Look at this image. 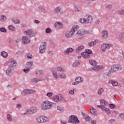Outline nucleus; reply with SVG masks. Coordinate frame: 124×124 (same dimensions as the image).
Instances as JSON below:
<instances>
[{
    "label": "nucleus",
    "instance_id": "f257e3e1",
    "mask_svg": "<svg viewBox=\"0 0 124 124\" xmlns=\"http://www.w3.org/2000/svg\"><path fill=\"white\" fill-rule=\"evenodd\" d=\"M52 107L53 103L48 100L43 101L41 105V109L44 111H46V110H49V109H52Z\"/></svg>",
    "mask_w": 124,
    "mask_h": 124
},
{
    "label": "nucleus",
    "instance_id": "f03ea898",
    "mask_svg": "<svg viewBox=\"0 0 124 124\" xmlns=\"http://www.w3.org/2000/svg\"><path fill=\"white\" fill-rule=\"evenodd\" d=\"M78 29H79V26H73L69 31L66 32L65 34V37H66V38H71V37L74 35L75 31H76Z\"/></svg>",
    "mask_w": 124,
    "mask_h": 124
},
{
    "label": "nucleus",
    "instance_id": "7ed1b4c3",
    "mask_svg": "<svg viewBox=\"0 0 124 124\" xmlns=\"http://www.w3.org/2000/svg\"><path fill=\"white\" fill-rule=\"evenodd\" d=\"M79 22L82 24H91L93 22V17L90 15H87L85 18H80Z\"/></svg>",
    "mask_w": 124,
    "mask_h": 124
},
{
    "label": "nucleus",
    "instance_id": "20e7f679",
    "mask_svg": "<svg viewBox=\"0 0 124 124\" xmlns=\"http://www.w3.org/2000/svg\"><path fill=\"white\" fill-rule=\"evenodd\" d=\"M110 69L113 73H116V72H119L123 70V66L120 64H113L111 66Z\"/></svg>",
    "mask_w": 124,
    "mask_h": 124
},
{
    "label": "nucleus",
    "instance_id": "39448f33",
    "mask_svg": "<svg viewBox=\"0 0 124 124\" xmlns=\"http://www.w3.org/2000/svg\"><path fill=\"white\" fill-rule=\"evenodd\" d=\"M76 34L78 36H83L85 34H91V32L86 29H80L77 32Z\"/></svg>",
    "mask_w": 124,
    "mask_h": 124
},
{
    "label": "nucleus",
    "instance_id": "423d86ee",
    "mask_svg": "<svg viewBox=\"0 0 124 124\" xmlns=\"http://www.w3.org/2000/svg\"><path fill=\"white\" fill-rule=\"evenodd\" d=\"M69 123H72L75 124H79L80 121L78 120V118L75 115H71L70 116V118L68 122Z\"/></svg>",
    "mask_w": 124,
    "mask_h": 124
},
{
    "label": "nucleus",
    "instance_id": "0eeeda50",
    "mask_svg": "<svg viewBox=\"0 0 124 124\" xmlns=\"http://www.w3.org/2000/svg\"><path fill=\"white\" fill-rule=\"evenodd\" d=\"M64 100V97H63V95L61 94L55 95L53 98V101H54V102H56V103H58V102H60V101H62Z\"/></svg>",
    "mask_w": 124,
    "mask_h": 124
},
{
    "label": "nucleus",
    "instance_id": "6e6552de",
    "mask_svg": "<svg viewBox=\"0 0 124 124\" xmlns=\"http://www.w3.org/2000/svg\"><path fill=\"white\" fill-rule=\"evenodd\" d=\"M46 46H47V43L45 42L41 43L39 48V53L40 54H44L45 51H46Z\"/></svg>",
    "mask_w": 124,
    "mask_h": 124
},
{
    "label": "nucleus",
    "instance_id": "1a4fd4ad",
    "mask_svg": "<svg viewBox=\"0 0 124 124\" xmlns=\"http://www.w3.org/2000/svg\"><path fill=\"white\" fill-rule=\"evenodd\" d=\"M113 47V45L111 44L104 43L101 46V50L102 52H106L107 49H110Z\"/></svg>",
    "mask_w": 124,
    "mask_h": 124
},
{
    "label": "nucleus",
    "instance_id": "9d476101",
    "mask_svg": "<svg viewBox=\"0 0 124 124\" xmlns=\"http://www.w3.org/2000/svg\"><path fill=\"white\" fill-rule=\"evenodd\" d=\"M36 120L38 123H45V122H49L50 119L49 118L45 116H40L36 118Z\"/></svg>",
    "mask_w": 124,
    "mask_h": 124
},
{
    "label": "nucleus",
    "instance_id": "9b49d317",
    "mask_svg": "<svg viewBox=\"0 0 124 124\" xmlns=\"http://www.w3.org/2000/svg\"><path fill=\"white\" fill-rule=\"evenodd\" d=\"M33 65V61L28 62L26 64L25 69L23 70L25 73H28L30 71V68Z\"/></svg>",
    "mask_w": 124,
    "mask_h": 124
},
{
    "label": "nucleus",
    "instance_id": "f8f14e48",
    "mask_svg": "<svg viewBox=\"0 0 124 124\" xmlns=\"http://www.w3.org/2000/svg\"><path fill=\"white\" fill-rule=\"evenodd\" d=\"M24 33L26 35H28L29 37H34L35 36V33L33 31V30L31 29H29L26 31H24Z\"/></svg>",
    "mask_w": 124,
    "mask_h": 124
},
{
    "label": "nucleus",
    "instance_id": "ddd939ff",
    "mask_svg": "<svg viewBox=\"0 0 124 124\" xmlns=\"http://www.w3.org/2000/svg\"><path fill=\"white\" fill-rule=\"evenodd\" d=\"M35 93V90L31 89H25L22 92V94L23 96H26L27 94H32Z\"/></svg>",
    "mask_w": 124,
    "mask_h": 124
},
{
    "label": "nucleus",
    "instance_id": "4468645a",
    "mask_svg": "<svg viewBox=\"0 0 124 124\" xmlns=\"http://www.w3.org/2000/svg\"><path fill=\"white\" fill-rule=\"evenodd\" d=\"M98 108L101 109L103 112H105L107 115H110L111 114V110L109 108H106L105 106H98Z\"/></svg>",
    "mask_w": 124,
    "mask_h": 124
},
{
    "label": "nucleus",
    "instance_id": "2eb2a0df",
    "mask_svg": "<svg viewBox=\"0 0 124 124\" xmlns=\"http://www.w3.org/2000/svg\"><path fill=\"white\" fill-rule=\"evenodd\" d=\"M113 73L114 72L110 69V70H109L107 73L104 74L103 75V79H108V77H111V76L113 75Z\"/></svg>",
    "mask_w": 124,
    "mask_h": 124
},
{
    "label": "nucleus",
    "instance_id": "dca6fc26",
    "mask_svg": "<svg viewBox=\"0 0 124 124\" xmlns=\"http://www.w3.org/2000/svg\"><path fill=\"white\" fill-rule=\"evenodd\" d=\"M9 62L10 64L8 67L13 68V69H15V68L17 65V62L15 60H11L9 61Z\"/></svg>",
    "mask_w": 124,
    "mask_h": 124
},
{
    "label": "nucleus",
    "instance_id": "f3484780",
    "mask_svg": "<svg viewBox=\"0 0 124 124\" xmlns=\"http://www.w3.org/2000/svg\"><path fill=\"white\" fill-rule=\"evenodd\" d=\"M54 27L57 30H62L63 28L62 23L60 21H57L54 23Z\"/></svg>",
    "mask_w": 124,
    "mask_h": 124
},
{
    "label": "nucleus",
    "instance_id": "a211bd4d",
    "mask_svg": "<svg viewBox=\"0 0 124 124\" xmlns=\"http://www.w3.org/2000/svg\"><path fill=\"white\" fill-rule=\"evenodd\" d=\"M22 41L24 44H28V43L31 42V39H30L28 36L25 35L22 36Z\"/></svg>",
    "mask_w": 124,
    "mask_h": 124
},
{
    "label": "nucleus",
    "instance_id": "6ab92c4d",
    "mask_svg": "<svg viewBox=\"0 0 124 124\" xmlns=\"http://www.w3.org/2000/svg\"><path fill=\"white\" fill-rule=\"evenodd\" d=\"M102 38L103 39H106L108 38V31L103 30L101 33Z\"/></svg>",
    "mask_w": 124,
    "mask_h": 124
},
{
    "label": "nucleus",
    "instance_id": "aec40b11",
    "mask_svg": "<svg viewBox=\"0 0 124 124\" xmlns=\"http://www.w3.org/2000/svg\"><path fill=\"white\" fill-rule=\"evenodd\" d=\"M13 69L12 68H10L9 67H8L6 71V74L8 76H12V75L13 74Z\"/></svg>",
    "mask_w": 124,
    "mask_h": 124
},
{
    "label": "nucleus",
    "instance_id": "412c9836",
    "mask_svg": "<svg viewBox=\"0 0 124 124\" xmlns=\"http://www.w3.org/2000/svg\"><path fill=\"white\" fill-rule=\"evenodd\" d=\"M42 81H43V78H34L31 79V83H33V84H36V83H38V82H41Z\"/></svg>",
    "mask_w": 124,
    "mask_h": 124
},
{
    "label": "nucleus",
    "instance_id": "4be33fe9",
    "mask_svg": "<svg viewBox=\"0 0 124 124\" xmlns=\"http://www.w3.org/2000/svg\"><path fill=\"white\" fill-rule=\"evenodd\" d=\"M73 51H74V49L71 47L67 48L64 51V54L66 55V56H68V55H69V53H72L73 52Z\"/></svg>",
    "mask_w": 124,
    "mask_h": 124
},
{
    "label": "nucleus",
    "instance_id": "5701e85b",
    "mask_svg": "<svg viewBox=\"0 0 124 124\" xmlns=\"http://www.w3.org/2000/svg\"><path fill=\"white\" fill-rule=\"evenodd\" d=\"M62 11V7L61 6H57L53 10V12L55 14H58L60 13Z\"/></svg>",
    "mask_w": 124,
    "mask_h": 124
},
{
    "label": "nucleus",
    "instance_id": "b1692460",
    "mask_svg": "<svg viewBox=\"0 0 124 124\" xmlns=\"http://www.w3.org/2000/svg\"><path fill=\"white\" fill-rule=\"evenodd\" d=\"M102 68H103V66H97L96 65V66H93L92 67V69L94 71H95L96 72H97V71H99V70H100V69H102Z\"/></svg>",
    "mask_w": 124,
    "mask_h": 124
},
{
    "label": "nucleus",
    "instance_id": "393cba45",
    "mask_svg": "<svg viewBox=\"0 0 124 124\" xmlns=\"http://www.w3.org/2000/svg\"><path fill=\"white\" fill-rule=\"evenodd\" d=\"M38 8L40 12H41V13H44V14H46V13H47L46 9L44 8L43 6H39Z\"/></svg>",
    "mask_w": 124,
    "mask_h": 124
},
{
    "label": "nucleus",
    "instance_id": "a878e982",
    "mask_svg": "<svg viewBox=\"0 0 124 124\" xmlns=\"http://www.w3.org/2000/svg\"><path fill=\"white\" fill-rule=\"evenodd\" d=\"M52 74L55 79H58L59 78V76L58 75L57 70L56 69L52 70Z\"/></svg>",
    "mask_w": 124,
    "mask_h": 124
},
{
    "label": "nucleus",
    "instance_id": "bb28decb",
    "mask_svg": "<svg viewBox=\"0 0 124 124\" xmlns=\"http://www.w3.org/2000/svg\"><path fill=\"white\" fill-rule=\"evenodd\" d=\"M96 43H98V40H95L94 41L89 42L88 43V46L90 47H92L93 46H94V45H95V44H96Z\"/></svg>",
    "mask_w": 124,
    "mask_h": 124
},
{
    "label": "nucleus",
    "instance_id": "cd10ccee",
    "mask_svg": "<svg viewBox=\"0 0 124 124\" xmlns=\"http://www.w3.org/2000/svg\"><path fill=\"white\" fill-rule=\"evenodd\" d=\"M84 46H78L75 50L76 53H80L81 51L84 49Z\"/></svg>",
    "mask_w": 124,
    "mask_h": 124
},
{
    "label": "nucleus",
    "instance_id": "c85d7f7f",
    "mask_svg": "<svg viewBox=\"0 0 124 124\" xmlns=\"http://www.w3.org/2000/svg\"><path fill=\"white\" fill-rule=\"evenodd\" d=\"M109 84H111L113 87H117L118 86V82L113 80H110L108 81Z\"/></svg>",
    "mask_w": 124,
    "mask_h": 124
},
{
    "label": "nucleus",
    "instance_id": "c756f323",
    "mask_svg": "<svg viewBox=\"0 0 124 124\" xmlns=\"http://www.w3.org/2000/svg\"><path fill=\"white\" fill-rule=\"evenodd\" d=\"M30 112L31 114H34L37 112V108L35 107H32L30 108Z\"/></svg>",
    "mask_w": 124,
    "mask_h": 124
},
{
    "label": "nucleus",
    "instance_id": "7c9ffc66",
    "mask_svg": "<svg viewBox=\"0 0 124 124\" xmlns=\"http://www.w3.org/2000/svg\"><path fill=\"white\" fill-rule=\"evenodd\" d=\"M81 56L83 58H84V59H90L91 56L90 54H88V53L85 52H83L81 53Z\"/></svg>",
    "mask_w": 124,
    "mask_h": 124
},
{
    "label": "nucleus",
    "instance_id": "2f4dec72",
    "mask_svg": "<svg viewBox=\"0 0 124 124\" xmlns=\"http://www.w3.org/2000/svg\"><path fill=\"white\" fill-rule=\"evenodd\" d=\"M100 103H101V105H97V108H98V106H106V105H107V102H106L105 100H103V99H101L100 100Z\"/></svg>",
    "mask_w": 124,
    "mask_h": 124
},
{
    "label": "nucleus",
    "instance_id": "473e14b6",
    "mask_svg": "<svg viewBox=\"0 0 124 124\" xmlns=\"http://www.w3.org/2000/svg\"><path fill=\"white\" fill-rule=\"evenodd\" d=\"M31 112L30 109H26L25 111L22 113L23 116H28V115H31Z\"/></svg>",
    "mask_w": 124,
    "mask_h": 124
},
{
    "label": "nucleus",
    "instance_id": "72a5a7b5",
    "mask_svg": "<svg viewBox=\"0 0 124 124\" xmlns=\"http://www.w3.org/2000/svg\"><path fill=\"white\" fill-rule=\"evenodd\" d=\"M75 81L77 83H78V84H79V83L83 82V81H84V79H83V78L80 77H78L76 78Z\"/></svg>",
    "mask_w": 124,
    "mask_h": 124
},
{
    "label": "nucleus",
    "instance_id": "f704fd0d",
    "mask_svg": "<svg viewBox=\"0 0 124 124\" xmlns=\"http://www.w3.org/2000/svg\"><path fill=\"white\" fill-rule=\"evenodd\" d=\"M6 118L8 122H13V118H12V115L10 114H8L7 115Z\"/></svg>",
    "mask_w": 124,
    "mask_h": 124
},
{
    "label": "nucleus",
    "instance_id": "c9c22d12",
    "mask_svg": "<svg viewBox=\"0 0 124 124\" xmlns=\"http://www.w3.org/2000/svg\"><path fill=\"white\" fill-rule=\"evenodd\" d=\"M7 20V17L4 15H2L0 16V22H5Z\"/></svg>",
    "mask_w": 124,
    "mask_h": 124
},
{
    "label": "nucleus",
    "instance_id": "e433bc0d",
    "mask_svg": "<svg viewBox=\"0 0 124 124\" xmlns=\"http://www.w3.org/2000/svg\"><path fill=\"white\" fill-rule=\"evenodd\" d=\"M89 63L92 65V66H96V61H95L94 60H91L89 61Z\"/></svg>",
    "mask_w": 124,
    "mask_h": 124
},
{
    "label": "nucleus",
    "instance_id": "4c0bfd02",
    "mask_svg": "<svg viewBox=\"0 0 124 124\" xmlns=\"http://www.w3.org/2000/svg\"><path fill=\"white\" fill-rule=\"evenodd\" d=\"M90 112L92 115H93L94 116H96V114H97L96 110H95L93 108H91Z\"/></svg>",
    "mask_w": 124,
    "mask_h": 124
},
{
    "label": "nucleus",
    "instance_id": "58836bf2",
    "mask_svg": "<svg viewBox=\"0 0 124 124\" xmlns=\"http://www.w3.org/2000/svg\"><path fill=\"white\" fill-rule=\"evenodd\" d=\"M118 39L119 40H122V39H124V32H123L118 35Z\"/></svg>",
    "mask_w": 124,
    "mask_h": 124
},
{
    "label": "nucleus",
    "instance_id": "ea45409f",
    "mask_svg": "<svg viewBox=\"0 0 124 124\" xmlns=\"http://www.w3.org/2000/svg\"><path fill=\"white\" fill-rule=\"evenodd\" d=\"M80 65V62L78 60H76L73 64V67H76V66H78Z\"/></svg>",
    "mask_w": 124,
    "mask_h": 124
},
{
    "label": "nucleus",
    "instance_id": "a19ab883",
    "mask_svg": "<svg viewBox=\"0 0 124 124\" xmlns=\"http://www.w3.org/2000/svg\"><path fill=\"white\" fill-rule=\"evenodd\" d=\"M12 21L14 24H20V20L17 18H13Z\"/></svg>",
    "mask_w": 124,
    "mask_h": 124
},
{
    "label": "nucleus",
    "instance_id": "79ce46f5",
    "mask_svg": "<svg viewBox=\"0 0 124 124\" xmlns=\"http://www.w3.org/2000/svg\"><path fill=\"white\" fill-rule=\"evenodd\" d=\"M1 56L3 57V58H6L7 56H8V54L5 51H2L1 52Z\"/></svg>",
    "mask_w": 124,
    "mask_h": 124
},
{
    "label": "nucleus",
    "instance_id": "37998d69",
    "mask_svg": "<svg viewBox=\"0 0 124 124\" xmlns=\"http://www.w3.org/2000/svg\"><path fill=\"white\" fill-rule=\"evenodd\" d=\"M105 7L107 9H112V8H113V6L111 4H107L105 5Z\"/></svg>",
    "mask_w": 124,
    "mask_h": 124
},
{
    "label": "nucleus",
    "instance_id": "c03bdc74",
    "mask_svg": "<svg viewBox=\"0 0 124 124\" xmlns=\"http://www.w3.org/2000/svg\"><path fill=\"white\" fill-rule=\"evenodd\" d=\"M57 71L59 72H64V69L62 68V67L59 66L57 68Z\"/></svg>",
    "mask_w": 124,
    "mask_h": 124
},
{
    "label": "nucleus",
    "instance_id": "a18cd8bd",
    "mask_svg": "<svg viewBox=\"0 0 124 124\" xmlns=\"http://www.w3.org/2000/svg\"><path fill=\"white\" fill-rule=\"evenodd\" d=\"M119 15H124V9H120L117 11Z\"/></svg>",
    "mask_w": 124,
    "mask_h": 124
},
{
    "label": "nucleus",
    "instance_id": "49530a36",
    "mask_svg": "<svg viewBox=\"0 0 124 124\" xmlns=\"http://www.w3.org/2000/svg\"><path fill=\"white\" fill-rule=\"evenodd\" d=\"M43 70H38L35 72L36 75H42L43 74Z\"/></svg>",
    "mask_w": 124,
    "mask_h": 124
},
{
    "label": "nucleus",
    "instance_id": "de8ad7c7",
    "mask_svg": "<svg viewBox=\"0 0 124 124\" xmlns=\"http://www.w3.org/2000/svg\"><path fill=\"white\" fill-rule=\"evenodd\" d=\"M103 92H104V89H103V88H100L97 91V93L99 95L102 94Z\"/></svg>",
    "mask_w": 124,
    "mask_h": 124
},
{
    "label": "nucleus",
    "instance_id": "09e8293b",
    "mask_svg": "<svg viewBox=\"0 0 124 124\" xmlns=\"http://www.w3.org/2000/svg\"><path fill=\"white\" fill-rule=\"evenodd\" d=\"M117 119H118V120H122L123 119H124V113H121L117 117Z\"/></svg>",
    "mask_w": 124,
    "mask_h": 124
},
{
    "label": "nucleus",
    "instance_id": "8fccbe9b",
    "mask_svg": "<svg viewBox=\"0 0 124 124\" xmlns=\"http://www.w3.org/2000/svg\"><path fill=\"white\" fill-rule=\"evenodd\" d=\"M54 95V93H52V92H48L46 93V96L47 97H52V96H53Z\"/></svg>",
    "mask_w": 124,
    "mask_h": 124
},
{
    "label": "nucleus",
    "instance_id": "3c124183",
    "mask_svg": "<svg viewBox=\"0 0 124 124\" xmlns=\"http://www.w3.org/2000/svg\"><path fill=\"white\" fill-rule=\"evenodd\" d=\"M0 31H1V32H3L4 33L6 32V31H7V30L5 28L2 27L0 28Z\"/></svg>",
    "mask_w": 124,
    "mask_h": 124
},
{
    "label": "nucleus",
    "instance_id": "603ef678",
    "mask_svg": "<svg viewBox=\"0 0 124 124\" xmlns=\"http://www.w3.org/2000/svg\"><path fill=\"white\" fill-rule=\"evenodd\" d=\"M46 32L48 34L52 33V30L50 28H47L46 29Z\"/></svg>",
    "mask_w": 124,
    "mask_h": 124
},
{
    "label": "nucleus",
    "instance_id": "864d4df0",
    "mask_svg": "<svg viewBox=\"0 0 124 124\" xmlns=\"http://www.w3.org/2000/svg\"><path fill=\"white\" fill-rule=\"evenodd\" d=\"M57 110H58V111H60L61 112H63L64 109H63V108L60 106H57Z\"/></svg>",
    "mask_w": 124,
    "mask_h": 124
},
{
    "label": "nucleus",
    "instance_id": "5fc2aeb1",
    "mask_svg": "<svg viewBox=\"0 0 124 124\" xmlns=\"http://www.w3.org/2000/svg\"><path fill=\"white\" fill-rule=\"evenodd\" d=\"M8 30H10V31H15V27H14L12 25H10L8 27Z\"/></svg>",
    "mask_w": 124,
    "mask_h": 124
},
{
    "label": "nucleus",
    "instance_id": "6e6d98bb",
    "mask_svg": "<svg viewBox=\"0 0 124 124\" xmlns=\"http://www.w3.org/2000/svg\"><path fill=\"white\" fill-rule=\"evenodd\" d=\"M59 77L62 79H65V78H66V76L64 74H61L59 75Z\"/></svg>",
    "mask_w": 124,
    "mask_h": 124
},
{
    "label": "nucleus",
    "instance_id": "4d7b16f0",
    "mask_svg": "<svg viewBox=\"0 0 124 124\" xmlns=\"http://www.w3.org/2000/svg\"><path fill=\"white\" fill-rule=\"evenodd\" d=\"M27 59H30V60L32 59V55L31 53H28L26 55Z\"/></svg>",
    "mask_w": 124,
    "mask_h": 124
},
{
    "label": "nucleus",
    "instance_id": "13d9d810",
    "mask_svg": "<svg viewBox=\"0 0 124 124\" xmlns=\"http://www.w3.org/2000/svg\"><path fill=\"white\" fill-rule=\"evenodd\" d=\"M115 122H116V119H111L109 120L108 123L109 124H114Z\"/></svg>",
    "mask_w": 124,
    "mask_h": 124
},
{
    "label": "nucleus",
    "instance_id": "bf43d9fd",
    "mask_svg": "<svg viewBox=\"0 0 124 124\" xmlns=\"http://www.w3.org/2000/svg\"><path fill=\"white\" fill-rule=\"evenodd\" d=\"M85 52H86L87 54H88V55H90V54H92V50H91L90 49H87L85 50Z\"/></svg>",
    "mask_w": 124,
    "mask_h": 124
},
{
    "label": "nucleus",
    "instance_id": "052dcab7",
    "mask_svg": "<svg viewBox=\"0 0 124 124\" xmlns=\"http://www.w3.org/2000/svg\"><path fill=\"white\" fill-rule=\"evenodd\" d=\"M16 108L20 110V109L22 108V105H21V104H17L16 106Z\"/></svg>",
    "mask_w": 124,
    "mask_h": 124
},
{
    "label": "nucleus",
    "instance_id": "680f3d73",
    "mask_svg": "<svg viewBox=\"0 0 124 124\" xmlns=\"http://www.w3.org/2000/svg\"><path fill=\"white\" fill-rule=\"evenodd\" d=\"M85 120L86 122H88V123H91V121H92V118L88 116L86 118H85Z\"/></svg>",
    "mask_w": 124,
    "mask_h": 124
},
{
    "label": "nucleus",
    "instance_id": "e2e57ef3",
    "mask_svg": "<svg viewBox=\"0 0 124 124\" xmlns=\"http://www.w3.org/2000/svg\"><path fill=\"white\" fill-rule=\"evenodd\" d=\"M109 106L110 109H114V108H116V106L114 104H110Z\"/></svg>",
    "mask_w": 124,
    "mask_h": 124
},
{
    "label": "nucleus",
    "instance_id": "0e129e2a",
    "mask_svg": "<svg viewBox=\"0 0 124 124\" xmlns=\"http://www.w3.org/2000/svg\"><path fill=\"white\" fill-rule=\"evenodd\" d=\"M69 93L70 94H74V89L73 90H70L69 91Z\"/></svg>",
    "mask_w": 124,
    "mask_h": 124
},
{
    "label": "nucleus",
    "instance_id": "69168bd1",
    "mask_svg": "<svg viewBox=\"0 0 124 124\" xmlns=\"http://www.w3.org/2000/svg\"><path fill=\"white\" fill-rule=\"evenodd\" d=\"M75 11L76 12H80V9H79V8H78V7H75Z\"/></svg>",
    "mask_w": 124,
    "mask_h": 124
},
{
    "label": "nucleus",
    "instance_id": "338daca9",
    "mask_svg": "<svg viewBox=\"0 0 124 124\" xmlns=\"http://www.w3.org/2000/svg\"><path fill=\"white\" fill-rule=\"evenodd\" d=\"M82 116L83 117L84 119H85V120L89 116V115L82 113Z\"/></svg>",
    "mask_w": 124,
    "mask_h": 124
},
{
    "label": "nucleus",
    "instance_id": "774afa93",
    "mask_svg": "<svg viewBox=\"0 0 124 124\" xmlns=\"http://www.w3.org/2000/svg\"><path fill=\"white\" fill-rule=\"evenodd\" d=\"M90 123L92 124H96V120H92L90 121Z\"/></svg>",
    "mask_w": 124,
    "mask_h": 124
}]
</instances>
